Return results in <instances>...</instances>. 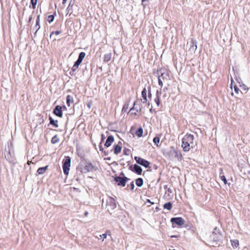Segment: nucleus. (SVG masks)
Returning a JSON list of instances; mask_svg holds the SVG:
<instances>
[{"mask_svg":"<svg viewBox=\"0 0 250 250\" xmlns=\"http://www.w3.org/2000/svg\"><path fill=\"white\" fill-rule=\"evenodd\" d=\"M61 33L60 31H52L50 35V38H51L54 34H55L56 35H59Z\"/></svg>","mask_w":250,"mask_h":250,"instance_id":"nucleus-35","label":"nucleus"},{"mask_svg":"<svg viewBox=\"0 0 250 250\" xmlns=\"http://www.w3.org/2000/svg\"><path fill=\"white\" fill-rule=\"evenodd\" d=\"M88 212L87 211H85L84 214V216H87L88 215Z\"/></svg>","mask_w":250,"mask_h":250,"instance_id":"nucleus-48","label":"nucleus"},{"mask_svg":"<svg viewBox=\"0 0 250 250\" xmlns=\"http://www.w3.org/2000/svg\"><path fill=\"white\" fill-rule=\"evenodd\" d=\"M32 18L31 16H30L29 18V20H28V22H30L31 21H32Z\"/></svg>","mask_w":250,"mask_h":250,"instance_id":"nucleus-49","label":"nucleus"},{"mask_svg":"<svg viewBox=\"0 0 250 250\" xmlns=\"http://www.w3.org/2000/svg\"><path fill=\"white\" fill-rule=\"evenodd\" d=\"M134 159L136 160L138 164L141 165V166L146 168L149 167L150 163L148 161L137 156H135L134 157Z\"/></svg>","mask_w":250,"mask_h":250,"instance_id":"nucleus-6","label":"nucleus"},{"mask_svg":"<svg viewBox=\"0 0 250 250\" xmlns=\"http://www.w3.org/2000/svg\"><path fill=\"white\" fill-rule=\"evenodd\" d=\"M35 28H37V30H36V32H35V34H36V33L38 32V31L40 28V23H38V25H37V23H36V25H35Z\"/></svg>","mask_w":250,"mask_h":250,"instance_id":"nucleus-40","label":"nucleus"},{"mask_svg":"<svg viewBox=\"0 0 250 250\" xmlns=\"http://www.w3.org/2000/svg\"><path fill=\"white\" fill-rule=\"evenodd\" d=\"M167 87H165V88H163V92H166V91H167Z\"/></svg>","mask_w":250,"mask_h":250,"instance_id":"nucleus-50","label":"nucleus"},{"mask_svg":"<svg viewBox=\"0 0 250 250\" xmlns=\"http://www.w3.org/2000/svg\"><path fill=\"white\" fill-rule=\"evenodd\" d=\"M163 207L165 209H167L168 210H170L172 209V205L170 202H167L164 205Z\"/></svg>","mask_w":250,"mask_h":250,"instance_id":"nucleus-22","label":"nucleus"},{"mask_svg":"<svg viewBox=\"0 0 250 250\" xmlns=\"http://www.w3.org/2000/svg\"><path fill=\"white\" fill-rule=\"evenodd\" d=\"M171 153L179 161L182 159V156L180 151L174 149L173 151L171 152Z\"/></svg>","mask_w":250,"mask_h":250,"instance_id":"nucleus-15","label":"nucleus"},{"mask_svg":"<svg viewBox=\"0 0 250 250\" xmlns=\"http://www.w3.org/2000/svg\"><path fill=\"white\" fill-rule=\"evenodd\" d=\"M223 173V170L221 169V172L220 173V177L222 181H223L224 183L226 185L227 183V180L224 175H221Z\"/></svg>","mask_w":250,"mask_h":250,"instance_id":"nucleus-28","label":"nucleus"},{"mask_svg":"<svg viewBox=\"0 0 250 250\" xmlns=\"http://www.w3.org/2000/svg\"><path fill=\"white\" fill-rule=\"evenodd\" d=\"M126 110V108H125V106H124V107H123V110Z\"/></svg>","mask_w":250,"mask_h":250,"instance_id":"nucleus-60","label":"nucleus"},{"mask_svg":"<svg viewBox=\"0 0 250 250\" xmlns=\"http://www.w3.org/2000/svg\"><path fill=\"white\" fill-rule=\"evenodd\" d=\"M137 112H136H136H134V113L132 112V113H131V114H134L135 115H136L137 114Z\"/></svg>","mask_w":250,"mask_h":250,"instance_id":"nucleus-54","label":"nucleus"},{"mask_svg":"<svg viewBox=\"0 0 250 250\" xmlns=\"http://www.w3.org/2000/svg\"><path fill=\"white\" fill-rule=\"evenodd\" d=\"M234 91L236 93H239V88L236 86H234Z\"/></svg>","mask_w":250,"mask_h":250,"instance_id":"nucleus-43","label":"nucleus"},{"mask_svg":"<svg viewBox=\"0 0 250 250\" xmlns=\"http://www.w3.org/2000/svg\"><path fill=\"white\" fill-rule=\"evenodd\" d=\"M149 111L151 113H152V106H151V108H150V109H149Z\"/></svg>","mask_w":250,"mask_h":250,"instance_id":"nucleus-53","label":"nucleus"},{"mask_svg":"<svg viewBox=\"0 0 250 250\" xmlns=\"http://www.w3.org/2000/svg\"><path fill=\"white\" fill-rule=\"evenodd\" d=\"M232 246L233 248H237L239 246V241L236 239L231 240Z\"/></svg>","mask_w":250,"mask_h":250,"instance_id":"nucleus-27","label":"nucleus"},{"mask_svg":"<svg viewBox=\"0 0 250 250\" xmlns=\"http://www.w3.org/2000/svg\"><path fill=\"white\" fill-rule=\"evenodd\" d=\"M129 179L126 177H121L120 176H116L114 178V181L117 183L118 186L125 187L126 182Z\"/></svg>","mask_w":250,"mask_h":250,"instance_id":"nucleus-5","label":"nucleus"},{"mask_svg":"<svg viewBox=\"0 0 250 250\" xmlns=\"http://www.w3.org/2000/svg\"><path fill=\"white\" fill-rule=\"evenodd\" d=\"M111 57V54L110 53L105 54L104 56V62H108L110 60Z\"/></svg>","mask_w":250,"mask_h":250,"instance_id":"nucleus-23","label":"nucleus"},{"mask_svg":"<svg viewBox=\"0 0 250 250\" xmlns=\"http://www.w3.org/2000/svg\"><path fill=\"white\" fill-rule=\"evenodd\" d=\"M129 150L128 149H124V153L125 155H128L129 154L128 153V152H129Z\"/></svg>","mask_w":250,"mask_h":250,"instance_id":"nucleus-45","label":"nucleus"},{"mask_svg":"<svg viewBox=\"0 0 250 250\" xmlns=\"http://www.w3.org/2000/svg\"><path fill=\"white\" fill-rule=\"evenodd\" d=\"M114 138L112 135H109L107 137L104 146L108 147L110 146L111 144L114 142Z\"/></svg>","mask_w":250,"mask_h":250,"instance_id":"nucleus-14","label":"nucleus"},{"mask_svg":"<svg viewBox=\"0 0 250 250\" xmlns=\"http://www.w3.org/2000/svg\"><path fill=\"white\" fill-rule=\"evenodd\" d=\"M158 83L160 86H161V88L163 86V82L162 80L161 79V77H158Z\"/></svg>","mask_w":250,"mask_h":250,"instance_id":"nucleus-38","label":"nucleus"},{"mask_svg":"<svg viewBox=\"0 0 250 250\" xmlns=\"http://www.w3.org/2000/svg\"><path fill=\"white\" fill-rule=\"evenodd\" d=\"M107 205L109 209H114L116 208L115 200L111 197L109 198L108 200L107 201Z\"/></svg>","mask_w":250,"mask_h":250,"instance_id":"nucleus-12","label":"nucleus"},{"mask_svg":"<svg viewBox=\"0 0 250 250\" xmlns=\"http://www.w3.org/2000/svg\"><path fill=\"white\" fill-rule=\"evenodd\" d=\"M142 105L140 101H136L134 102L133 106L130 109L129 111L135 110L136 112L142 111Z\"/></svg>","mask_w":250,"mask_h":250,"instance_id":"nucleus-9","label":"nucleus"},{"mask_svg":"<svg viewBox=\"0 0 250 250\" xmlns=\"http://www.w3.org/2000/svg\"><path fill=\"white\" fill-rule=\"evenodd\" d=\"M146 0H142V2H145V1H146Z\"/></svg>","mask_w":250,"mask_h":250,"instance_id":"nucleus-62","label":"nucleus"},{"mask_svg":"<svg viewBox=\"0 0 250 250\" xmlns=\"http://www.w3.org/2000/svg\"><path fill=\"white\" fill-rule=\"evenodd\" d=\"M113 150L114 153L116 155H117L121 152L122 150V147L119 145H114L113 146Z\"/></svg>","mask_w":250,"mask_h":250,"instance_id":"nucleus-17","label":"nucleus"},{"mask_svg":"<svg viewBox=\"0 0 250 250\" xmlns=\"http://www.w3.org/2000/svg\"><path fill=\"white\" fill-rule=\"evenodd\" d=\"M148 97L149 99H150L152 97V93L151 92V87L148 86Z\"/></svg>","mask_w":250,"mask_h":250,"instance_id":"nucleus-36","label":"nucleus"},{"mask_svg":"<svg viewBox=\"0 0 250 250\" xmlns=\"http://www.w3.org/2000/svg\"><path fill=\"white\" fill-rule=\"evenodd\" d=\"M197 48V42L193 39H191L190 42V47L189 51L191 52H195Z\"/></svg>","mask_w":250,"mask_h":250,"instance_id":"nucleus-11","label":"nucleus"},{"mask_svg":"<svg viewBox=\"0 0 250 250\" xmlns=\"http://www.w3.org/2000/svg\"><path fill=\"white\" fill-rule=\"evenodd\" d=\"M159 77H161V79L163 80H164L165 79L168 80V78H169V75L167 73L163 72V73H161V76H159Z\"/></svg>","mask_w":250,"mask_h":250,"instance_id":"nucleus-25","label":"nucleus"},{"mask_svg":"<svg viewBox=\"0 0 250 250\" xmlns=\"http://www.w3.org/2000/svg\"><path fill=\"white\" fill-rule=\"evenodd\" d=\"M85 56V53L83 52H81L79 55L77 60L74 63V67L76 68H78L79 65L82 62L83 58Z\"/></svg>","mask_w":250,"mask_h":250,"instance_id":"nucleus-10","label":"nucleus"},{"mask_svg":"<svg viewBox=\"0 0 250 250\" xmlns=\"http://www.w3.org/2000/svg\"><path fill=\"white\" fill-rule=\"evenodd\" d=\"M48 166H46L45 167H39L37 170V173H38V174L40 175L44 174L46 172V170L48 168Z\"/></svg>","mask_w":250,"mask_h":250,"instance_id":"nucleus-18","label":"nucleus"},{"mask_svg":"<svg viewBox=\"0 0 250 250\" xmlns=\"http://www.w3.org/2000/svg\"><path fill=\"white\" fill-rule=\"evenodd\" d=\"M54 20V15H50L48 17V21L49 23L52 22Z\"/></svg>","mask_w":250,"mask_h":250,"instance_id":"nucleus-33","label":"nucleus"},{"mask_svg":"<svg viewBox=\"0 0 250 250\" xmlns=\"http://www.w3.org/2000/svg\"><path fill=\"white\" fill-rule=\"evenodd\" d=\"M129 170L136 173L138 175H141L142 173V167L137 164H135L134 165H130L129 167Z\"/></svg>","mask_w":250,"mask_h":250,"instance_id":"nucleus-7","label":"nucleus"},{"mask_svg":"<svg viewBox=\"0 0 250 250\" xmlns=\"http://www.w3.org/2000/svg\"><path fill=\"white\" fill-rule=\"evenodd\" d=\"M143 183V180L142 178H138L136 180V185L139 187H142Z\"/></svg>","mask_w":250,"mask_h":250,"instance_id":"nucleus-20","label":"nucleus"},{"mask_svg":"<svg viewBox=\"0 0 250 250\" xmlns=\"http://www.w3.org/2000/svg\"><path fill=\"white\" fill-rule=\"evenodd\" d=\"M120 175H123V176H125V174H124V173L123 172H121V174H120Z\"/></svg>","mask_w":250,"mask_h":250,"instance_id":"nucleus-57","label":"nucleus"},{"mask_svg":"<svg viewBox=\"0 0 250 250\" xmlns=\"http://www.w3.org/2000/svg\"><path fill=\"white\" fill-rule=\"evenodd\" d=\"M150 103H149V102H148V103H147V107H149V106H150Z\"/></svg>","mask_w":250,"mask_h":250,"instance_id":"nucleus-56","label":"nucleus"},{"mask_svg":"<svg viewBox=\"0 0 250 250\" xmlns=\"http://www.w3.org/2000/svg\"><path fill=\"white\" fill-rule=\"evenodd\" d=\"M40 15H38L37 19H36V23H37V25H38V23H40Z\"/></svg>","mask_w":250,"mask_h":250,"instance_id":"nucleus-44","label":"nucleus"},{"mask_svg":"<svg viewBox=\"0 0 250 250\" xmlns=\"http://www.w3.org/2000/svg\"><path fill=\"white\" fill-rule=\"evenodd\" d=\"M171 237H172V238H177L178 236H177V235H172V236H171Z\"/></svg>","mask_w":250,"mask_h":250,"instance_id":"nucleus-52","label":"nucleus"},{"mask_svg":"<svg viewBox=\"0 0 250 250\" xmlns=\"http://www.w3.org/2000/svg\"><path fill=\"white\" fill-rule=\"evenodd\" d=\"M247 173L248 174H249L250 175V170L248 171Z\"/></svg>","mask_w":250,"mask_h":250,"instance_id":"nucleus-58","label":"nucleus"},{"mask_svg":"<svg viewBox=\"0 0 250 250\" xmlns=\"http://www.w3.org/2000/svg\"><path fill=\"white\" fill-rule=\"evenodd\" d=\"M126 110V108H125V106H124V107H123V110Z\"/></svg>","mask_w":250,"mask_h":250,"instance_id":"nucleus-61","label":"nucleus"},{"mask_svg":"<svg viewBox=\"0 0 250 250\" xmlns=\"http://www.w3.org/2000/svg\"><path fill=\"white\" fill-rule=\"evenodd\" d=\"M154 101L157 104V106H159L160 104V98L158 97V96L157 97H156Z\"/></svg>","mask_w":250,"mask_h":250,"instance_id":"nucleus-34","label":"nucleus"},{"mask_svg":"<svg viewBox=\"0 0 250 250\" xmlns=\"http://www.w3.org/2000/svg\"><path fill=\"white\" fill-rule=\"evenodd\" d=\"M49 120L50 121V124L53 125L55 127H58V125L57 124L58 122L57 120L54 121L51 116H49Z\"/></svg>","mask_w":250,"mask_h":250,"instance_id":"nucleus-21","label":"nucleus"},{"mask_svg":"<svg viewBox=\"0 0 250 250\" xmlns=\"http://www.w3.org/2000/svg\"><path fill=\"white\" fill-rule=\"evenodd\" d=\"M62 107L63 108V109H66V108L65 106H63Z\"/></svg>","mask_w":250,"mask_h":250,"instance_id":"nucleus-59","label":"nucleus"},{"mask_svg":"<svg viewBox=\"0 0 250 250\" xmlns=\"http://www.w3.org/2000/svg\"><path fill=\"white\" fill-rule=\"evenodd\" d=\"M67 0H62V3L64 4L66 2Z\"/></svg>","mask_w":250,"mask_h":250,"instance_id":"nucleus-55","label":"nucleus"},{"mask_svg":"<svg viewBox=\"0 0 250 250\" xmlns=\"http://www.w3.org/2000/svg\"><path fill=\"white\" fill-rule=\"evenodd\" d=\"M194 139V136L190 134H187L184 136L182 144V147L184 151H189L191 148H193Z\"/></svg>","mask_w":250,"mask_h":250,"instance_id":"nucleus-1","label":"nucleus"},{"mask_svg":"<svg viewBox=\"0 0 250 250\" xmlns=\"http://www.w3.org/2000/svg\"><path fill=\"white\" fill-rule=\"evenodd\" d=\"M135 188V185L133 182L130 183V188L131 190H133Z\"/></svg>","mask_w":250,"mask_h":250,"instance_id":"nucleus-41","label":"nucleus"},{"mask_svg":"<svg viewBox=\"0 0 250 250\" xmlns=\"http://www.w3.org/2000/svg\"><path fill=\"white\" fill-rule=\"evenodd\" d=\"M59 141H60V139L57 135H55L54 137H53L51 139V143L53 144H56V143H58Z\"/></svg>","mask_w":250,"mask_h":250,"instance_id":"nucleus-24","label":"nucleus"},{"mask_svg":"<svg viewBox=\"0 0 250 250\" xmlns=\"http://www.w3.org/2000/svg\"><path fill=\"white\" fill-rule=\"evenodd\" d=\"M147 202H148V203H151V204H154V203L153 202H151L149 199H147Z\"/></svg>","mask_w":250,"mask_h":250,"instance_id":"nucleus-51","label":"nucleus"},{"mask_svg":"<svg viewBox=\"0 0 250 250\" xmlns=\"http://www.w3.org/2000/svg\"><path fill=\"white\" fill-rule=\"evenodd\" d=\"M143 130L142 127L139 128L136 131V134L139 137H141L143 136Z\"/></svg>","mask_w":250,"mask_h":250,"instance_id":"nucleus-26","label":"nucleus"},{"mask_svg":"<svg viewBox=\"0 0 250 250\" xmlns=\"http://www.w3.org/2000/svg\"><path fill=\"white\" fill-rule=\"evenodd\" d=\"M170 221L173 225L176 224L181 226L185 223V220L182 217H173Z\"/></svg>","mask_w":250,"mask_h":250,"instance_id":"nucleus-8","label":"nucleus"},{"mask_svg":"<svg viewBox=\"0 0 250 250\" xmlns=\"http://www.w3.org/2000/svg\"><path fill=\"white\" fill-rule=\"evenodd\" d=\"M73 5L71 4V2L69 3L68 6L67 7V8H66V10L67 14L68 13H70V14L72 13Z\"/></svg>","mask_w":250,"mask_h":250,"instance_id":"nucleus-29","label":"nucleus"},{"mask_svg":"<svg viewBox=\"0 0 250 250\" xmlns=\"http://www.w3.org/2000/svg\"><path fill=\"white\" fill-rule=\"evenodd\" d=\"M106 236H107L106 234H105V233H104V234H103L102 235H100L101 239H102V238L103 239V240H102L103 241H104V239L106 237Z\"/></svg>","mask_w":250,"mask_h":250,"instance_id":"nucleus-42","label":"nucleus"},{"mask_svg":"<svg viewBox=\"0 0 250 250\" xmlns=\"http://www.w3.org/2000/svg\"><path fill=\"white\" fill-rule=\"evenodd\" d=\"M71 165V158L69 156L65 157L62 161V168L64 174L67 175L69 173Z\"/></svg>","mask_w":250,"mask_h":250,"instance_id":"nucleus-3","label":"nucleus"},{"mask_svg":"<svg viewBox=\"0 0 250 250\" xmlns=\"http://www.w3.org/2000/svg\"><path fill=\"white\" fill-rule=\"evenodd\" d=\"M78 68L74 67V65H73L72 68L71 69V71L70 72V74L72 75V74Z\"/></svg>","mask_w":250,"mask_h":250,"instance_id":"nucleus-39","label":"nucleus"},{"mask_svg":"<svg viewBox=\"0 0 250 250\" xmlns=\"http://www.w3.org/2000/svg\"><path fill=\"white\" fill-rule=\"evenodd\" d=\"M53 113L59 117H62V107L60 105H57L53 110Z\"/></svg>","mask_w":250,"mask_h":250,"instance_id":"nucleus-13","label":"nucleus"},{"mask_svg":"<svg viewBox=\"0 0 250 250\" xmlns=\"http://www.w3.org/2000/svg\"><path fill=\"white\" fill-rule=\"evenodd\" d=\"M102 142H101L100 145H99V148L100 150L103 151H104V148L101 145Z\"/></svg>","mask_w":250,"mask_h":250,"instance_id":"nucleus-46","label":"nucleus"},{"mask_svg":"<svg viewBox=\"0 0 250 250\" xmlns=\"http://www.w3.org/2000/svg\"><path fill=\"white\" fill-rule=\"evenodd\" d=\"M77 169L82 173H86L87 172L96 170L95 167L90 162L82 161Z\"/></svg>","mask_w":250,"mask_h":250,"instance_id":"nucleus-2","label":"nucleus"},{"mask_svg":"<svg viewBox=\"0 0 250 250\" xmlns=\"http://www.w3.org/2000/svg\"><path fill=\"white\" fill-rule=\"evenodd\" d=\"M142 96L143 98V101L142 99H141V102L143 103H145L147 101V97H146V88H144L142 91Z\"/></svg>","mask_w":250,"mask_h":250,"instance_id":"nucleus-16","label":"nucleus"},{"mask_svg":"<svg viewBox=\"0 0 250 250\" xmlns=\"http://www.w3.org/2000/svg\"><path fill=\"white\" fill-rule=\"evenodd\" d=\"M53 40H56V38H53Z\"/></svg>","mask_w":250,"mask_h":250,"instance_id":"nucleus-63","label":"nucleus"},{"mask_svg":"<svg viewBox=\"0 0 250 250\" xmlns=\"http://www.w3.org/2000/svg\"><path fill=\"white\" fill-rule=\"evenodd\" d=\"M210 237L214 242H219L222 238V234L220 230L215 227L212 232Z\"/></svg>","mask_w":250,"mask_h":250,"instance_id":"nucleus-4","label":"nucleus"},{"mask_svg":"<svg viewBox=\"0 0 250 250\" xmlns=\"http://www.w3.org/2000/svg\"><path fill=\"white\" fill-rule=\"evenodd\" d=\"M101 136H102L101 142L102 143V142L104 141V139H105V136L103 134H102Z\"/></svg>","mask_w":250,"mask_h":250,"instance_id":"nucleus-47","label":"nucleus"},{"mask_svg":"<svg viewBox=\"0 0 250 250\" xmlns=\"http://www.w3.org/2000/svg\"><path fill=\"white\" fill-rule=\"evenodd\" d=\"M162 91V88H161L160 91L158 90H157L156 91V97H157L158 96V97L160 98V96H161V95L162 94V91Z\"/></svg>","mask_w":250,"mask_h":250,"instance_id":"nucleus-37","label":"nucleus"},{"mask_svg":"<svg viewBox=\"0 0 250 250\" xmlns=\"http://www.w3.org/2000/svg\"><path fill=\"white\" fill-rule=\"evenodd\" d=\"M74 100L73 98L70 95H68L66 97V104L68 107L70 106V104L73 103Z\"/></svg>","mask_w":250,"mask_h":250,"instance_id":"nucleus-19","label":"nucleus"},{"mask_svg":"<svg viewBox=\"0 0 250 250\" xmlns=\"http://www.w3.org/2000/svg\"><path fill=\"white\" fill-rule=\"evenodd\" d=\"M38 0H31V4L33 9H35Z\"/></svg>","mask_w":250,"mask_h":250,"instance_id":"nucleus-31","label":"nucleus"},{"mask_svg":"<svg viewBox=\"0 0 250 250\" xmlns=\"http://www.w3.org/2000/svg\"><path fill=\"white\" fill-rule=\"evenodd\" d=\"M153 143L157 145V146H158V143L160 142V138L158 137H155L153 139Z\"/></svg>","mask_w":250,"mask_h":250,"instance_id":"nucleus-32","label":"nucleus"},{"mask_svg":"<svg viewBox=\"0 0 250 250\" xmlns=\"http://www.w3.org/2000/svg\"><path fill=\"white\" fill-rule=\"evenodd\" d=\"M5 157L6 159V160H7L8 161H9L10 162L12 161V157H11L10 152L9 150L8 151L7 154L5 155Z\"/></svg>","mask_w":250,"mask_h":250,"instance_id":"nucleus-30","label":"nucleus"}]
</instances>
